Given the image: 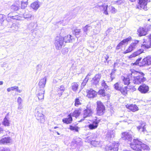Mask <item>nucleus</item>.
I'll use <instances>...</instances> for the list:
<instances>
[{
  "instance_id": "1",
  "label": "nucleus",
  "mask_w": 151,
  "mask_h": 151,
  "mask_svg": "<svg viewBox=\"0 0 151 151\" xmlns=\"http://www.w3.org/2000/svg\"><path fill=\"white\" fill-rule=\"evenodd\" d=\"M130 74L131 79L134 84H139L146 80V78L144 77L145 74L142 72L132 69Z\"/></svg>"
},
{
  "instance_id": "2",
  "label": "nucleus",
  "mask_w": 151,
  "mask_h": 151,
  "mask_svg": "<svg viewBox=\"0 0 151 151\" xmlns=\"http://www.w3.org/2000/svg\"><path fill=\"white\" fill-rule=\"evenodd\" d=\"M149 39L150 45H145L144 44H142L141 46V49H139L137 51L134 52L130 55L129 58H132L135 57L143 52L144 50H146L150 48V46H151V34L149 36ZM143 43H144V42Z\"/></svg>"
},
{
  "instance_id": "3",
  "label": "nucleus",
  "mask_w": 151,
  "mask_h": 151,
  "mask_svg": "<svg viewBox=\"0 0 151 151\" xmlns=\"http://www.w3.org/2000/svg\"><path fill=\"white\" fill-rule=\"evenodd\" d=\"M141 58L138 59L134 63V64L138 65L140 66H145L149 65L151 64V56H148L145 58L142 61L139 62Z\"/></svg>"
},
{
  "instance_id": "4",
  "label": "nucleus",
  "mask_w": 151,
  "mask_h": 151,
  "mask_svg": "<svg viewBox=\"0 0 151 151\" xmlns=\"http://www.w3.org/2000/svg\"><path fill=\"white\" fill-rule=\"evenodd\" d=\"M54 44L57 50L61 49L64 44L63 37L61 36H57L55 39Z\"/></svg>"
},
{
  "instance_id": "5",
  "label": "nucleus",
  "mask_w": 151,
  "mask_h": 151,
  "mask_svg": "<svg viewBox=\"0 0 151 151\" xmlns=\"http://www.w3.org/2000/svg\"><path fill=\"white\" fill-rule=\"evenodd\" d=\"M97 114L99 116L103 115L105 111V107L103 104L100 101L97 102Z\"/></svg>"
},
{
  "instance_id": "6",
  "label": "nucleus",
  "mask_w": 151,
  "mask_h": 151,
  "mask_svg": "<svg viewBox=\"0 0 151 151\" xmlns=\"http://www.w3.org/2000/svg\"><path fill=\"white\" fill-rule=\"evenodd\" d=\"M141 142L138 139H134L133 142L130 144V147L133 150L141 151Z\"/></svg>"
},
{
  "instance_id": "7",
  "label": "nucleus",
  "mask_w": 151,
  "mask_h": 151,
  "mask_svg": "<svg viewBox=\"0 0 151 151\" xmlns=\"http://www.w3.org/2000/svg\"><path fill=\"white\" fill-rule=\"evenodd\" d=\"M148 0H139L137 8L139 9H143L145 10H147V5Z\"/></svg>"
},
{
  "instance_id": "8",
  "label": "nucleus",
  "mask_w": 151,
  "mask_h": 151,
  "mask_svg": "<svg viewBox=\"0 0 151 151\" xmlns=\"http://www.w3.org/2000/svg\"><path fill=\"white\" fill-rule=\"evenodd\" d=\"M97 8H99L101 10L104 11V13L106 15L108 14L107 10L108 9V5L105 3H99L96 6Z\"/></svg>"
},
{
  "instance_id": "9",
  "label": "nucleus",
  "mask_w": 151,
  "mask_h": 151,
  "mask_svg": "<svg viewBox=\"0 0 151 151\" xmlns=\"http://www.w3.org/2000/svg\"><path fill=\"white\" fill-rule=\"evenodd\" d=\"M92 114V111L90 107L88 105L86 107V109L83 111V118H85L87 117L90 116Z\"/></svg>"
},
{
  "instance_id": "10",
  "label": "nucleus",
  "mask_w": 151,
  "mask_h": 151,
  "mask_svg": "<svg viewBox=\"0 0 151 151\" xmlns=\"http://www.w3.org/2000/svg\"><path fill=\"white\" fill-rule=\"evenodd\" d=\"M146 123L145 122L141 121L139 123V125L137 127V128L140 132H143L145 133L147 131L146 129Z\"/></svg>"
},
{
  "instance_id": "11",
  "label": "nucleus",
  "mask_w": 151,
  "mask_h": 151,
  "mask_svg": "<svg viewBox=\"0 0 151 151\" xmlns=\"http://www.w3.org/2000/svg\"><path fill=\"white\" fill-rule=\"evenodd\" d=\"M100 122V120L96 119L88 125V127L90 129L92 130L96 129Z\"/></svg>"
},
{
  "instance_id": "12",
  "label": "nucleus",
  "mask_w": 151,
  "mask_h": 151,
  "mask_svg": "<svg viewBox=\"0 0 151 151\" xmlns=\"http://www.w3.org/2000/svg\"><path fill=\"white\" fill-rule=\"evenodd\" d=\"M138 90L142 93H145L149 91V87L148 86L144 84L139 87Z\"/></svg>"
},
{
  "instance_id": "13",
  "label": "nucleus",
  "mask_w": 151,
  "mask_h": 151,
  "mask_svg": "<svg viewBox=\"0 0 151 151\" xmlns=\"http://www.w3.org/2000/svg\"><path fill=\"white\" fill-rule=\"evenodd\" d=\"M119 146V144L118 143L114 142L109 145L107 146V147L109 150H113L114 151H117Z\"/></svg>"
},
{
  "instance_id": "14",
  "label": "nucleus",
  "mask_w": 151,
  "mask_h": 151,
  "mask_svg": "<svg viewBox=\"0 0 151 151\" xmlns=\"http://www.w3.org/2000/svg\"><path fill=\"white\" fill-rule=\"evenodd\" d=\"M122 138L125 140L130 141L132 139V136L129 132H124L122 134Z\"/></svg>"
},
{
  "instance_id": "15",
  "label": "nucleus",
  "mask_w": 151,
  "mask_h": 151,
  "mask_svg": "<svg viewBox=\"0 0 151 151\" xmlns=\"http://www.w3.org/2000/svg\"><path fill=\"white\" fill-rule=\"evenodd\" d=\"M101 77V75L100 74H96L91 80V82L92 83L96 85L98 84Z\"/></svg>"
},
{
  "instance_id": "16",
  "label": "nucleus",
  "mask_w": 151,
  "mask_h": 151,
  "mask_svg": "<svg viewBox=\"0 0 151 151\" xmlns=\"http://www.w3.org/2000/svg\"><path fill=\"white\" fill-rule=\"evenodd\" d=\"M12 139L10 137H5L0 140V144H7L10 143Z\"/></svg>"
},
{
  "instance_id": "17",
  "label": "nucleus",
  "mask_w": 151,
  "mask_h": 151,
  "mask_svg": "<svg viewBox=\"0 0 151 151\" xmlns=\"http://www.w3.org/2000/svg\"><path fill=\"white\" fill-rule=\"evenodd\" d=\"M46 81V78L45 77L41 79L39 81L38 84L39 87L42 89L44 90V88L45 86Z\"/></svg>"
},
{
  "instance_id": "18",
  "label": "nucleus",
  "mask_w": 151,
  "mask_h": 151,
  "mask_svg": "<svg viewBox=\"0 0 151 151\" xmlns=\"http://www.w3.org/2000/svg\"><path fill=\"white\" fill-rule=\"evenodd\" d=\"M131 39V37H128L127 38L124 39L121 42L117 45L116 47V49H119L122 46V45H123L125 44L127 42L129 41Z\"/></svg>"
},
{
  "instance_id": "19",
  "label": "nucleus",
  "mask_w": 151,
  "mask_h": 151,
  "mask_svg": "<svg viewBox=\"0 0 151 151\" xmlns=\"http://www.w3.org/2000/svg\"><path fill=\"white\" fill-rule=\"evenodd\" d=\"M127 108L133 112H135L138 110V107L136 105L131 104L126 105Z\"/></svg>"
},
{
  "instance_id": "20",
  "label": "nucleus",
  "mask_w": 151,
  "mask_h": 151,
  "mask_svg": "<svg viewBox=\"0 0 151 151\" xmlns=\"http://www.w3.org/2000/svg\"><path fill=\"white\" fill-rule=\"evenodd\" d=\"M7 26L9 28V29L13 32H16L18 29V27L15 23H13L10 27L7 24Z\"/></svg>"
},
{
  "instance_id": "21",
  "label": "nucleus",
  "mask_w": 151,
  "mask_h": 151,
  "mask_svg": "<svg viewBox=\"0 0 151 151\" xmlns=\"http://www.w3.org/2000/svg\"><path fill=\"white\" fill-rule=\"evenodd\" d=\"M44 90L43 89H41L39 92V93L37 94V96L39 100L42 101L44 99Z\"/></svg>"
},
{
  "instance_id": "22",
  "label": "nucleus",
  "mask_w": 151,
  "mask_h": 151,
  "mask_svg": "<svg viewBox=\"0 0 151 151\" xmlns=\"http://www.w3.org/2000/svg\"><path fill=\"white\" fill-rule=\"evenodd\" d=\"M114 134L113 131H109L106 134L105 139L107 140H110L111 138L114 137Z\"/></svg>"
},
{
  "instance_id": "23",
  "label": "nucleus",
  "mask_w": 151,
  "mask_h": 151,
  "mask_svg": "<svg viewBox=\"0 0 151 151\" xmlns=\"http://www.w3.org/2000/svg\"><path fill=\"white\" fill-rule=\"evenodd\" d=\"M73 120V119L71 116V115L69 114L67 118H65L63 119V123L66 124L71 123Z\"/></svg>"
},
{
  "instance_id": "24",
  "label": "nucleus",
  "mask_w": 151,
  "mask_h": 151,
  "mask_svg": "<svg viewBox=\"0 0 151 151\" xmlns=\"http://www.w3.org/2000/svg\"><path fill=\"white\" fill-rule=\"evenodd\" d=\"M96 95V92L92 89H91L88 92L87 96L89 98H94Z\"/></svg>"
},
{
  "instance_id": "25",
  "label": "nucleus",
  "mask_w": 151,
  "mask_h": 151,
  "mask_svg": "<svg viewBox=\"0 0 151 151\" xmlns=\"http://www.w3.org/2000/svg\"><path fill=\"white\" fill-rule=\"evenodd\" d=\"M36 117L38 120L41 123H44L45 121V116L42 114H39V115H37V116Z\"/></svg>"
},
{
  "instance_id": "26",
  "label": "nucleus",
  "mask_w": 151,
  "mask_h": 151,
  "mask_svg": "<svg viewBox=\"0 0 151 151\" xmlns=\"http://www.w3.org/2000/svg\"><path fill=\"white\" fill-rule=\"evenodd\" d=\"M83 29L84 32L86 33V34L87 35V32L92 30V27L90 24H88L85 26Z\"/></svg>"
},
{
  "instance_id": "27",
  "label": "nucleus",
  "mask_w": 151,
  "mask_h": 151,
  "mask_svg": "<svg viewBox=\"0 0 151 151\" xmlns=\"http://www.w3.org/2000/svg\"><path fill=\"white\" fill-rule=\"evenodd\" d=\"M137 31L140 36L145 35L146 34V30L143 28H140Z\"/></svg>"
},
{
  "instance_id": "28",
  "label": "nucleus",
  "mask_w": 151,
  "mask_h": 151,
  "mask_svg": "<svg viewBox=\"0 0 151 151\" xmlns=\"http://www.w3.org/2000/svg\"><path fill=\"white\" fill-rule=\"evenodd\" d=\"M80 112L78 110H75L73 113H71L70 115H71V116L75 117L76 118L79 116Z\"/></svg>"
},
{
  "instance_id": "29",
  "label": "nucleus",
  "mask_w": 151,
  "mask_h": 151,
  "mask_svg": "<svg viewBox=\"0 0 151 151\" xmlns=\"http://www.w3.org/2000/svg\"><path fill=\"white\" fill-rule=\"evenodd\" d=\"M75 146L76 147L75 148H73V151H81L83 148V147L81 145L77 144H75Z\"/></svg>"
},
{
  "instance_id": "30",
  "label": "nucleus",
  "mask_w": 151,
  "mask_h": 151,
  "mask_svg": "<svg viewBox=\"0 0 151 151\" xmlns=\"http://www.w3.org/2000/svg\"><path fill=\"white\" fill-rule=\"evenodd\" d=\"M120 84V83L119 82L115 83L114 85V88L118 91H120V90H121L122 86Z\"/></svg>"
},
{
  "instance_id": "31",
  "label": "nucleus",
  "mask_w": 151,
  "mask_h": 151,
  "mask_svg": "<svg viewBox=\"0 0 151 151\" xmlns=\"http://www.w3.org/2000/svg\"><path fill=\"white\" fill-rule=\"evenodd\" d=\"M35 116L37 117V115H39L40 114H42V109L40 107H37L35 110Z\"/></svg>"
},
{
  "instance_id": "32",
  "label": "nucleus",
  "mask_w": 151,
  "mask_h": 151,
  "mask_svg": "<svg viewBox=\"0 0 151 151\" xmlns=\"http://www.w3.org/2000/svg\"><path fill=\"white\" fill-rule=\"evenodd\" d=\"M7 90L8 92H10L11 91L15 90L16 91L18 92L19 93L21 92L20 90L18 91V87L16 86H14L9 88L7 89Z\"/></svg>"
},
{
  "instance_id": "33",
  "label": "nucleus",
  "mask_w": 151,
  "mask_h": 151,
  "mask_svg": "<svg viewBox=\"0 0 151 151\" xmlns=\"http://www.w3.org/2000/svg\"><path fill=\"white\" fill-rule=\"evenodd\" d=\"M123 81L125 85H128L130 83L129 79L128 77H125L124 76L122 77Z\"/></svg>"
},
{
  "instance_id": "34",
  "label": "nucleus",
  "mask_w": 151,
  "mask_h": 151,
  "mask_svg": "<svg viewBox=\"0 0 151 151\" xmlns=\"http://www.w3.org/2000/svg\"><path fill=\"white\" fill-rule=\"evenodd\" d=\"M71 36L70 35H68L63 37L64 42H65V43L70 42L71 40Z\"/></svg>"
},
{
  "instance_id": "35",
  "label": "nucleus",
  "mask_w": 151,
  "mask_h": 151,
  "mask_svg": "<svg viewBox=\"0 0 151 151\" xmlns=\"http://www.w3.org/2000/svg\"><path fill=\"white\" fill-rule=\"evenodd\" d=\"M39 5L37 2H35L31 4V6L33 9H37L39 7Z\"/></svg>"
},
{
  "instance_id": "36",
  "label": "nucleus",
  "mask_w": 151,
  "mask_h": 151,
  "mask_svg": "<svg viewBox=\"0 0 151 151\" xmlns=\"http://www.w3.org/2000/svg\"><path fill=\"white\" fill-rule=\"evenodd\" d=\"M72 89L73 91H76L78 86V85L76 83H73L72 84Z\"/></svg>"
},
{
  "instance_id": "37",
  "label": "nucleus",
  "mask_w": 151,
  "mask_h": 151,
  "mask_svg": "<svg viewBox=\"0 0 151 151\" xmlns=\"http://www.w3.org/2000/svg\"><path fill=\"white\" fill-rule=\"evenodd\" d=\"M139 45V41L137 40H135L134 42L131 44V45L132 46L134 49L136 48Z\"/></svg>"
},
{
  "instance_id": "38",
  "label": "nucleus",
  "mask_w": 151,
  "mask_h": 151,
  "mask_svg": "<svg viewBox=\"0 0 151 151\" xmlns=\"http://www.w3.org/2000/svg\"><path fill=\"white\" fill-rule=\"evenodd\" d=\"M19 5L17 4H13L11 6V9L12 11H16L17 10L19 9Z\"/></svg>"
},
{
  "instance_id": "39",
  "label": "nucleus",
  "mask_w": 151,
  "mask_h": 151,
  "mask_svg": "<svg viewBox=\"0 0 151 151\" xmlns=\"http://www.w3.org/2000/svg\"><path fill=\"white\" fill-rule=\"evenodd\" d=\"M28 0H22L21 2V8L22 9H24L27 5Z\"/></svg>"
},
{
  "instance_id": "40",
  "label": "nucleus",
  "mask_w": 151,
  "mask_h": 151,
  "mask_svg": "<svg viewBox=\"0 0 151 151\" xmlns=\"http://www.w3.org/2000/svg\"><path fill=\"white\" fill-rule=\"evenodd\" d=\"M91 144L94 147H97L99 145L100 142L97 140H92L91 141Z\"/></svg>"
},
{
  "instance_id": "41",
  "label": "nucleus",
  "mask_w": 151,
  "mask_h": 151,
  "mask_svg": "<svg viewBox=\"0 0 151 151\" xmlns=\"http://www.w3.org/2000/svg\"><path fill=\"white\" fill-rule=\"evenodd\" d=\"M141 151H142V150H148L149 149V147L147 146L146 145L142 143L141 142Z\"/></svg>"
},
{
  "instance_id": "42",
  "label": "nucleus",
  "mask_w": 151,
  "mask_h": 151,
  "mask_svg": "<svg viewBox=\"0 0 151 151\" xmlns=\"http://www.w3.org/2000/svg\"><path fill=\"white\" fill-rule=\"evenodd\" d=\"M79 128L76 126H74L72 125H70L69 129L73 131H75L76 132H78Z\"/></svg>"
},
{
  "instance_id": "43",
  "label": "nucleus",
  "mask_w": 151,
  "mask_h": 151,
  "mask_svg": "<svg viewBox=\"0 0 151 151\" xmlns=\"http://www.w3.org/2000/svg\"><path fill=\"white\" fill-rule=\"evenodd\" d=\"M24 17L27 19L28 20H30L31 19L32 15L30 14L25 13L24 15Z\"/></svg>"
},
{
  "instance_id": "44",
  "label": "nucleus",
  "mask_w": 151,
  "mask_h": 151,
  "mask_svg": "<svg viewBox=\"0 0 151 151\" xmlns=\"http://www.w3.org/2000/svg\"><path fill=\"white\" fill-rule=\"evenodd\" d=\"M101 85L106 90H107V89H109L108 86L107 85L104 80H102V81L101 82Z\"/></svg>"
},
{
  "instance_id": "45",
  "label": "nucleus",
  "mask_w": 151,
  "mask_h": 151,
  "mask_svg": "<svg viewBox=\"0 0 151 151\" xmlns=\"http://www.w3.org/2000/svg\"><path fill=\"white\" fill-rule=\"evenodd\" d=\"M134 49L132 47V46L130 45L129 46L128 48L124 52V53L126 54L127 53L130 52Z\"/></svg>"
},
{
  "instance_id": "46",
  "label": "nucleus",
  "mask_w": 151,
  "mask_h": 151,
  "mask_svg": "<svg viewBox=\"0 0 151 151\" xmlns=\"http://www.w3.org/2000/svg\"><path fill=\"white\" fill-rule=\"evenodd\" d=\"M88 78L87 77V76H86L85 78L83 80V82L81 84V87L82 88H83L86 85V83L88 81Z\"/></svg>"
},
{
  "instance_id": "47",
  "label": "nucleus",
  "mask_w": 151,
  "mask_h": 151,
  "mask_svg": "<svg viewBox=\"0 0 151 151\" xmlns=\"http://www.w3.org/2000/svg\"><path fill=\"white\" fill-rule=\"evenodd\" d=\"M9 120L7 119L5 117L4 120L3 122V124L5 126H9Z\"/></svg>"
},
{
  "instance_id": "48",
  "label": "nucleus",
  "mask_w": 151,
  "mask_h": 151,
  "mask_svg": "<svg viewBox=\"0 0 151 151\" xmlns=\"http://www.w3.org/2000/svg\"><path fill=\"white\" fill-rule=\"evenodd\" d=\"M127 86H125L124 88H122H122L121 90H120V91H121V93L124 94H125L127 93Z\"/></svg>"
},
{
  "instance_id": "49",
  "label": "nucleus",
  "mask_w": 151,
  "mask_h": 151,
  "mask_svg": "<svg viewBox=\"0 0 151 151\" xmlns=\"http://www.w3.org/2000/svg\"><path fill=\"white\" fill-rule=\"evenodd\" d=\"M81 104L80 100L78 98H76L75 99V105L77 106Z\"/></svg>"
},
{
  "instance_id": "50",
  "label": "nucleus",
  "mask_w": 151,
  "mask_h": 151,
  "mask_svg": "<svg viewBox=\"0 0 151 151\" xmlns=\"http://www.w3.org/2000/svg\"><path fill=\"white\" fill-rule=\"evenodd\" d=\"M108 8L110 11H111L112 13H115L116 10L114 7L110 6L108 7Z\"/></svg>"
},
{
  "instance_id": "51",
  "label": "nucleus",
  "mask_w": 151,
  "mask_h": 151,
  "mask_svg": "<svg viewBox=\"0 0 151 151\" xmlns=\"http://www.w3.org/2000/svg\"><path fill=\"white\" fill-rule=\"evenodd\" d=\"M125 2L124 0H118L115 1V3L117 5H121Z\"/></svg>"
},
{
  "instance_id": "52",
  "label": "nucleus",
  "mask_w": 151,
  "mask_h": 151,
  "mask_svg": "<svg viewBox=\"0 0 151 151\" xmlns=\"http://www.w3.org/2000/svg\"><path fill=\"white\" fill-rule=\"evenodd\" d=\"M102 96H105V90L104 89H101L99 90L98 92Z\"/></svg>"
},
{
  "instance_id": "53",
  "label": "nucleus",
  "mask_w": 151,
  "mask_h": 151,
  "mask_svg": "<svg viewBox=\"0 0 151 151\" xmlns=\"http://www.w3.org/2000/svg\"><path fill=\"white\" fill-rule=\"evenodd\" d=\"M5 16L2 14H0V21L1 22V24L2 25L3 24L2 22L4 21Z\"/></svg>"
},
{
  "instance_id": "54",
  "label": "nucleus",
  "mask_w": 151,
  "mask_h": 151,
  "mask_svg": "<svg viewBox=\"0 0 151 151\" xmlns=\"http://www.w3.org/2000/svg\"><path fill=\"white\" fill-rule=\"evenodd\" d=\"M12 13H9L8 14V16L9 17H10L12 19H17V16H13L11 15Z\"/></svg>"
},
{
  "instance_id": "55",
  "label": "nucleus",
  "mask_w": 151,
  "mask_h": 151,
  "mask_svg": "<svg viewBox=\"0 0 151 151\" xmlns=\"http://www.w3.org/2000/svg\"><path fill=\"white\" fill-rule=\"evenodd\" d=\"M81 32L80 29H76L74 30L73 33L74 34L75 33L76 35H77L80 34Z\"/></svg>"
},
{
  "instance_id": "56",
  "label": "nucleus",
  "mask_w": 151,
  "mask_h": 151,
  "mask_svg": "<svg viewBox=\"0 0 151 151\" xmlns=\"http://www.w3.org/2000/svg\"><path fill=\"white\" fill-rule=\"evenodd\" d=\"M68 49L67 48H65L62 50L61 52L63 54L65 55L68 52Z\"/></svg>"
},
{
  "instance_id": "57",
  "label": "nucleus",
  "mask_w": 151,
  "mask_h": 151,
  "mask_svg": "<svg viewBox=\"0 0 151 151\" xmlns=\"http://www.w3.org/2000/svg\"><path fill=\"white\" fill-rule=\"evenodd\" d=\"M0 151H10V150L9 148L5 147L1 148Z\"/></svg>"
},
{
  "instance_id": "58",
  "label": "nucleus",
  "mask_w": 151,
  "mask_h": 151,
  "mask_svg": "<svg viewBox=\"0 0 151 151\" xmlns=\"http://www.w3.org/2000/svg\"><path fill=\"white\" fill-rule=\"evenodd\" d=\"M22 100L20 97H18L17 100V102L18 104H22Z\"/></svg>"
},
{
  "instance_id": "59",
  "label": "nucleus",
  "mask_w": 151,
  "mask_h": 151,
  "mask_svg": "<svg viewBox=\"0 0 151 151\" xmlns=\"http://www.w3.org/2000/svg\"><path fill=\"white\" fill-rule=\"evenodd\" d=\"M104 59H105V60L104 61L105 63H106V62H108L109 60H108V59L109 58V56L107 55H106L105 56H104Z\"/></svg>"
},
{
  "instance_id": "60",
  "label": "nucleus",
  "mask_w": 151,
  "mask_h": 151,
  "mask_svg": "<svg viewBox=\"0 0 151 151\" xmlns=\"http://www.w3.org/2000/svg\"><path fill=\"white\" fill-rule=\"evenodd\" d=\"M112 30V28H109L106 31V33L107 35L109 33H111V30Z\"/></svg>"
},
{
  "instance_id": "61",
  "label": "nucleus",
  "mask_w": 151,
  "mask_h": 151,
  "mask_svg": "<svg viewBox=\"0 0 151 151\" xmlns=\"http://www.w3.org/2000/svg\"><path fill=\"white\" fill-rule=\"evenodd\" d=\"M65 87L64 86H60V90L62 92H63L65 90Z\"/></svg>"
},
{
  "instance_id": "62",
  "label": "nucleus",
  "mask_w": 151,
  "mask_h": 151,
  "mask_svg": "<svg viewBox=\"0 0 151 151\" xmlns=\"http://www.w3.org/2000/svg\"><path fill=\"white\" fill-rule=\"evenodd\" d=\"M23 108L22 104H18V109L19 110H21Z\"/></svg>"
},
{
  "instance_id": "63",
  "label": "nucleus",
  "mask_w": 151,
  "mask_h": 151,
  "mask_svg": "<svg viewBox=\"0 0 151 151\" xmlns=\"http://www.w3.org/2000/svg\"><path fill=\"white\" fill-rule=\"evenodd\" d=\"M39 67H40V66L39 65H37V71L36 72L37 73L38 72H40L41 70L40 68Z\"/></svg>"
},
{
  "instance_id": "64",
  "label": "nucleus",
  "mask_w": 151,
  "mask_h": 151,
  "mask_svg": "<svg viewBox=\"0 0 151 151\" xmlns=\"http://www.w3.org/2000/svg\"><path fill=\"white\" fill-rule=\"evenodd\" d=\"M3 131H4L3 129L2 128L0 127V134L3 133Z\"/></svg>"
}]
</instances>
